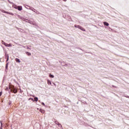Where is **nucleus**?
I'll use <instances>...</instances> for the list:
<instances>
[{"instance_id":"30","label":"nucleus","mask_w":129,"mask_h":129,"mask_svg":"<svg viewBox=\"0 0 129 129\" xmlns=\"http://www.w3.org/2000/svg\"><path fill=\"white\" fill-rule=\"evenodd\" d=\"M8 2H9V4H13V3H12L11 1H9V0H8Z\"/></svg>"},{"instance_id":"22","label":"nucleus","mask_w":129,"mask_h":129,"mask_svg":"<svg viewBox=\"0 0 129 129\" xmlns=\"http://www.w3.org/2000/svg\"><path fill=\"white\" fill-rule=\"evenodd\" d=\"M2 12V13H4L5 14H6V13L7 12L5 10H2L1 11Z\"/></svg>"},{"instance_id":"14","label":"nucleus","mask_w":129,"mask_h":129,"mask_svg":"<svg viewBox=\"0 0 129 129\" xmlns=\"http://www.w3.org/2000/svg\"><path fill=\"white\" fill-rule=\"evenodd\" d=\"M40 111L42 113H45V111L44 110H43V109H40Z\"/></svg>"},{"instance_id":"38","label":"nucleus","mask_w":129,"mask_h":129,"mask_svg":"<svg viewBox=\"0 0 129 129\" xmlns=\"http://www.w3.org/2000/svg\"><path fill=\"white\" fill-rule=\"evenodd\" d=\"M112 87H115V86H112Z\"/></svg>"},{"instance_id":"41","label":"nucleus","mask_w":129,"mask_h":129,"mask_svg":"<svg viewBox=\"0 0 129 129\" xmlns=\"http://www.w3.org/2000/svg\"><path fill=\"white\" fill-rule=\"evenodd\" d=\"M29 47H31V45H29Z\"/></svg>"},{"instance_id":"23","label":"nucleus","mask_w":129,"mask_h":129,"mask_svg":"<svg viewBox=\"0 0 129 129\" xmlns=\"http://www.w3.org/2000/svg\"><path fill=\"white\" fill-rule=\"evenodd\" d=\"M26 49L31 50V48L29 47L28 46H26Z\"/></svg>"},{"instance_id":"15","label":"nucleus","mask_w":129,"mask_h":129,"mask_svg":"<svg viewBox=\"0 0 129 129\" xmlns=\"http://www.w3.org/2000/svg\"><path fill=\"white\" fill-rule=\"evenodd\" d=\"M0 123L1 124V129H3V121H0Z\"/></svg>"},{"instance_id":"42","label":"nucleus","mask_w":129,"mask_h":129,"mask_svg":"<svg viewBox=\"0 0 129 129\" xmlns=\"http://www.w3.org/2000/svg\"><path fill=\"white\" fill-rule=\"evenodd\" d=\"M32 100H34V99H32Z\"/></svg>"},{"instance_id":"13","label":"nucleus","mask_w":129,"mask_h":129,"mask_svg":"<svg viewBox=\"0 0 129 129\" xmlns=\"http://www.w3.org/2000/svg\"><path fill=\"white\" fill-rule=\"evenodd\" d=\"M17 92H18V91H17V89H13V93H17Z\"/></svg>"},{"instance_id":"20","label":"nucleus","mask_w":129,"mask_h":129,"mask_svg":"<svg viewBox=\"0 0 129 129\" xmlns=\"http://www.w3.org/2000/svg\"><path fill=\"white\" fill-rule=\"evenodd\" d=\"M80 30H82V31H85V29H84V28H83V27H82L81 29H80Z\"/></svg>"},{"instance_id":"4","label":"nucleus","mask_w":129,"mask_h":129,"mask_svg":"<svg viewBox=\"0 0 129 129\" xmlns=\"http://www.w3.org/2000/svg\"><path fill=\"white\" fill-rule=\"evenodd\" d=\"M104 26H106L107 27H108V26H109V24H108V23L106 22H104L103 23Z\"/></svg>"},{"instance_id":"36","label":"nucleus","mask_w":129,"mask_h":129,"mask_svg":"<svg viewBox=\"0 0 129 129\" xmlns=\"http://www.w3.org/2000/svg\"><path fill=\"white\" fill-rule=\"evenodd\" d=\"M23 48H26V46H22Z\"/></svg>"},{"instance_id":"6","label":"nucleus","mask_w":129,"mask_h":129,"mask_svg":"<svg viewBox=\"0 0 129 129\" xmlns=\"http://www.w3.org/2000/svg\"><path fill=\"white\" fill-rule=\"evenodd\" d=\"M6 47H12V44H8L6 43V44L5 45Z\"/></svg>"},{"instance_id":"9","label":"nucleus","mask_w":129,"mask_h":129,"mask_svg":"<svg viewBox=\"0 0 129 129\" xmlns=\"http://www.w3.org/2000/svg\"><path fill=\"white\" fill-rule=\"evenodd\" d=\"M47 84H48L49 85H51V84H52V83H51V81L50 80H48Z\"/></svg>"},{"instance_id":"32","label":"nucleus","mask_w":129,"mask_h":129,"mask_svg":"<svg viewBox=\"0 0 129 129\" xmlns=\"http://www.w3.org/2000/svg\"><path fill=\"white\" fill-rule=\"evenodd\" d=\"M25 8H26V9H27V10H29V8H27V7L25 6Z\"/></svg>"},{"instance_id":"21","label":"nucleus","mask_w":129,"mask_h":129,"mask_svg":"<svg viewBox=\"0 0 129 129\" xmlns=\"http://www.w3.org/2000/svg\"><path fill=\"white\" fill-rule=\"evenodd\" d=\"M9 64V62H8L7 64H6V69H8V65Z\"/></svg>"},{"instance_id":"19","label":"nucleus","mask_w":129,"mask_h":129,"mask_svg":"<svg viewBox=\"0 0 129 129\" xmlns=\"http://www.w3.org/2000/svg\"><path fill=\"white\" fill-rule=\"evenodd\" d=\"M80 30H82V31H85V29H84V28H83V27H82L81 29H80Z\"/></svg>"},{"instance_id":"31","label":"nucleus","mask_w":129,"mask_h":129,"mask_svg":"<svg viewBox=\"0 0 129 129\" xmlns=\"http://www.w3.org/2000/svg\"><path fill=\"white\" fill-rule=\"evenodd\" d=\"M55 123H56V124H57V125H58V123H59L58 122L56 121Z\"/></svg>"},{"instance_id":"8","label":"nucleus","mask_w":129,"mask_h":129,"mask_svg":"<svg viewBox=\"0 0 129 129\" xmlns=\"http://www.w3.org/2000/svg\"><path fill=\"white\" fill-rule=\"evenodd\" d=\"M26 54L28 55V56H31L32 55V54L31 53V52H29L28 51L25 52Z\"/></svg>"},{"instance_id":"3","label":"nucleus","mask_w":129,"mask_h":129,"mask_svg":"<svg viewBox=\"0 0 129 129\" xmlns=\"http://www.w3.org/2000/svg\"><path fill=\"white\" fill-rule=\"evenodd\" d=\"M16 10L22 11L23 10V7H22V6H17Z\"/></svg>"},{"instance_id":"1","label":"nucleus","mask_w":129,"mask_h":129,"mask_svg":"<svg viewBox=\"0 0 129 129\" xmlns=\"http://www.w3.org/2000/svg\"><path fill=\"white\" fill-rule=\"evenodd\" d=\"M25 6L26 7H28V8H29V10H30V11H32V12H34V13H36V14H37L38 15L40 14V13L37 11H36V9L30 7L29 6H28V5H25Z\"/></svg>"},{"instance_id":"37","label":"nucleus","mask_w":129,"mask_h":129,"mask_svg":"<svg viewBox=\"0 0 129 129\" xmlns=\"http://www.w3.org/2000/svg\"><path fill=\"white\" fill-rule=\"evenodd\" d=\"M8 89H9V88H6V90H8Z\"/></svg>"},{"instance_id":"17","label":"nucleus","mask_w":129,"mask_h":129,"mask_svg":"<svg viewBox=\"0 0 129 129\" xmlns=\"http://www.w3.org/2000/svg\"><path fill=\"white\" fill-rule=\"evenodd\" d=\"M21 20H22L23 21H26V19L25 18L22 17Z\"/></svg>"},{"instance_id":"40","label":"nucleus","mask_w":129,"mask_h":129,"mask_svg":"<svg viewBox=\"0 0 129 129\" xmlns=\"http://www.w3.org/2000/svg\"><path fill=\"white\" fill-rule=\"evenodd\" d=\"M127 97V98H129V97H128V96H127V97Z\"/></svg>"},{"instance_id":"29","label":"nucleus","mask_w":129,"mask_h":129,"mask_svg":"<svg viewBox=\"0 0 129 129\" xmlns=\"http://www.w3.org/2000/svg\"><path fill=\"white\" fill-rule=\"evenodd\" d=\"M10 15H11V16H14V14H13L12 13H10Z\"/></svg>"},{"instance_id":"24","label":"nucleus","mask_w":129,"mask_h":129,"mask_svg":"<svg viewBox=\"0 0 129 129\" xmlns=\"http://www.w3.org/2000/svg\"><path fill=\"white\" fill-rule=\"evenodd\" d=\"M18 18H19V19H22V17L20 15H18Z\"/></svg>"},{"instance_id":"5","label":"nucleus","mask_w":129,"mask_h":129,"mask_svg":"<svg viewBox=\"0 0 129 129\" xmlns=\"http://www.w3.org/2000/svg\"><path fill=\"white\" fill-rule=\"evenodd\" d=\"M15 61L18 62V63H21V60L18 58H15Z\"/></svg>"},{"instance_id":"35","label":"nucleus","mask_w":129,"mask_h":129,"mask_svg":"<svg viewBox=\"0 0 129 129\" xmlns=\"http://www.w3.org/2000/svg\"><path fill=\"white\" fill-rule=\"evenodd\" d=\"M17 6H16L15 7H14L15 9H16L17 10Z\"/></svg>"},{"instance_id":"28","label":"nucleus","mask_w":129,"mask_h":129,"mask_svg":"<svg viewBox=\"0 0 129 129\" xmlns=\"http://www.w3.org/2000/svg\"><path fill=\"white\" fill-rule=\"evenodd\" d=\"M9 105H11L12 104V102H9Z\"/></svg>"},{"instance_id":"11","label":"nucleus","mask_w":129,"mask_h":129,"mask_svg":"<svg viewBox=\"0 0 129 129\" xmlns=\"http://www.w3.org/2000/svg\"><path fill=\"white\" fill-rule=\"evenodd\" d=\"M2 43L5 46H6L7 43L5 42V41H4V40L2 41Z\"/></svg>"},{"instance_id":"18","label":"nucleus","mask_w":129,"mask_h":129,"mask_svg":"<svg viewBox=\"0 0 129 129\" xmlns=\"http://www.w3.org/2000/svg\"><path fill=\"white\" fill-rule=\"evenodd\" d=\"M58 125L59 127H62V125H61V124H60L59 123H58Z\"/></svg>"},{"instance_id":"27","label":"nucleus","mask_w":129,"mask_h":129,"mask_svg":"<svg viewBox=\"0 0 129 129\" xmlns=\"http://www.w3.org/2000/svg\"><path fill=\"white\" fill-rule=\"evenodd\" d=\"M41 104H42V105L45 106V103L44 102H42Z\"/></svg>"},{"instance_id":"39","label":"nucleus","mask_w":129,"mask_h":129,"mask_svg":"<svg viewBox=\"0 0 129 129\" xmlns=\"http://www.w3.org/2000/svg\"><path fill=\"white\" fill-rule=\"evenodd\" d=\"M54 85H56V84H55L54 83H53Z\"/></svg>"},{"instance_id":"25","label":"nucleus","mask_w":129,"mask_h":129,"mask_svg":"<svg viewBox=\"0 0 129 129\" xmlns=\"http://www.w3.org/2000/svg\"><path fill=\"white\" fill-rule=\"evenodd\" d=\"M6 14H7L8 15H10V13L9 12H6Z\"/></svg>"},{"instance_id":"16","label":"nucleus","mask_w":129,"mask_h":129,"mask_svg":"<svg viewBox=\"0 0 129 129\" xmlns=\"http://www.w3.org/2000/svg\"><path fill=\"white\" fill-rule=\"evenodd\" d=\"M38 97H35L34 98V101H38Z\"/></svg>"},{"instance_id":"7","label":"nucleus","mask_w":129,"mask_h":129,"mask_svg":"<svg viewBox=\"0 0 129 129\" xmlns=\"http://www.w3.org/2000/svg\"><path fill=\"white\" fill-rule=\"evenodd\" d=\"M75 28H78V29H82V27L79 26V25H75Z\"/></svg>"},{"instance_id":"33","label":"nucleus","mask_w":129,"mask_h":129,"mask_svg":"<svg viewBox=\"0 0 129 129\" xmlns=\"http://www.w3.org/2000/svg\"><path fill=\"white\" fill-rule=\"evenodd\" d=\"M8 61H9V58H7L6 62H8Z\"/></svg>"},{"instance_id":"34","label":"nucleus","mask_w":129,"mask_h":129,"mask_svg":"<svg viewBox=\"0 0 129 129\" xmlns=\"http://www.w3.org/2000/svg\"><path fill=\"white\" fill-rule=\"evenodd\" d=\"M63 2H67V0H62Z\"/></svg>"},{"instance_id":"10","label":"nucleus","mask_w":129,"mask_h":129,"mask_svg":"<svg viewBox=\"0 0 129 129\" xmlns=\"http://www.w3.org/2000/svg\"><path fill=\"white\" fill-rule=\"evenodd\" d=\"M5 58H6V59H9V54H5Z\"/></svg>"},{"instance_id":"12","label":"nucleus","mask_w":129,"mask_h":129,"mask_svg":"<svg viewBox=\"0 0 129 129\" xmlns=\"http://www.w3.org/2000/svg\"><path fill=\"white\" fill-rule=\"evenodd\" d=\"M49 77L50 78H54V75H51V74H49Z\"/></svg>"},{"instance_id":"26","label":"nucleus","mask_w":129,"mask_h":129,"mask_svg":"<svg viewBox=\"0 0 129 129\" xmlns=\"http://www.w3.org/2000/svg\"><path fill=\"white\" fill-rule=\"evenodd\" d=\"M3 94V92H0V96H2V95Z\"/></svg>"},{"instance_id":"2","label":"nucleus","mask_w":129,"mask_h":129,"mask_svg":"<svg viewBox=\"0 0 129 129\" xmlns=\"http://www.w3.org/2000/svg\"><path fill=\"white\" fill-rule=\"evenodd\" d=\"M28 23L29 24H31V25H33L34 26H37V23H36V22H35V21H29L28 22Z\"/></svg>"}]
</instances>
